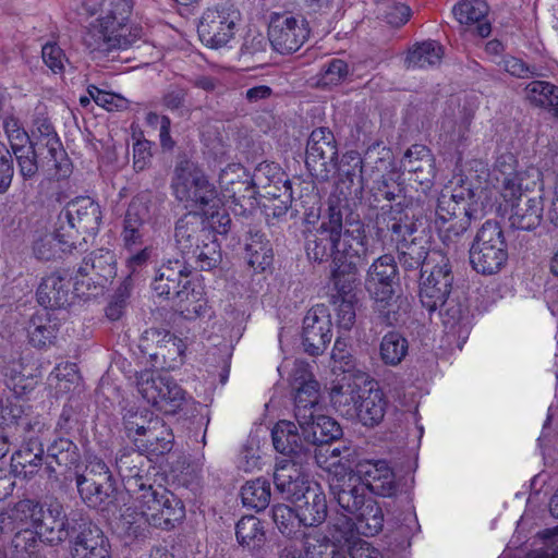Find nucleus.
I'll return each mask as SVG.
<instances>
[{
  "mask_svg": "<svg viewBox=\"0 0 558 558\" xmlns=\"http://www.w3.org/2000/svg\"><path fill=\"white\" fill-rule=\"evenodd\" d=\"M344 213L338 199L329 198L318 225L305 236V251L311 260L332 262L330 300L356 299L359 265L369 253L364 223L344 219Z\"/></svg>",
  "mask_w": 558,
  "mask_h": 558,
  "instance_id": "1",
  "label": "nucleus"
},
{
  "mask_svg": "<svg viewBox=\"0 0 558 558\" xmlns=\"http://www.w3.org/2000/svg\"><path fill=\"white\" fill-rule=\"evenodd\" d=\"M330 493L340 508L350 517H344L340 526L333 524L339 536L332 534L337 542H349L353 527L365 535L374 536L381 531L384 514L377 501L367 492V486L357 470L356 473H348L342 476H335L329 483Z\"/></svg>",
  "mask_w": 558,
  "mask_h": 558,
  "instance_id": "2",
  "label": "nucleus"
},
{
  "mask_svg": "<svg viewBox=\"0 0 558 558\" xmlns=\"http://www.w3.org/2000/svg\"><path fill=\"white\" fill-rule=\"evenodd\" d=\"M375 235L378 241L386 240L396 244L399 263L404 271L424 270L432 252L423 230H418L413 216L399 205L381 207L374 220Z\"/></svg>",
  "mask_w": 558,
  "mask_h": 558,
  "instance_id": "3",
  "label": "nucleus"
},
{
  "mask_svg": "<svg viewBox=\"0 0 558 558\" xmlns=\"http://www.w3.org/2000/svg\"><path fill=\"white\" fill-rule=\"evenodd\" d=\"M190 275L185 259H168L157 269L151 288L158 296L172 300L187 318H196L206 314L207 302L203 291L195 289Z\"/></svg>",
  "mask_w": 558,
  "mask_h": 558,
  "instance_id": "4",
  "label": "nucleus"
},
{
  "mask_svg": "<svg viewBox=\"0 0 558 558\" xmlns=\"http://www.w3.org/2000/svg\"><path fill=\"white\" fill-rule=\"evenodd\" d=\"M276 490L295 506L298 520L304 526H316L327 518V501L318 484L310 485L305 473L282 469L276 477Z\"/></svg>",
  "mask_w": 558,
  "mask_h": 558,
  "instance_id": "5",
  "label": "nucleus"
},
{
  "mask_svg": "<svg viewBox=\"0 0 558 558\" xmlns=\"http://www.w3.org/2000/svg\"><path fill=\"white\" fill-rule=\"evenodd\" d=\"M474 196L472 190L460 193H441L435 209V227L444 245L457 251L461 240L471 226L472 219H477L485 213V206L478 208L471 204Z\"/></svg>",
  "mask_w": 558,
  "mask_h": 558,
  "instance_id": "6",
  "label": "nucleus"
},
{
  "mask_svg": "<svg viewBox=\"0 0 558 558\" xmlns=\"http://www.w3.org/2000/svg\"><path fill=\"white\" fill-rule=\"evenodd\" d=\"M171 189L174 197L184 204L190 213L211 215L223 202L215 185L193 161L180 160L173 172Z\"/></svg>",
  "mask_w": 558,
  "mask_h": 558,
  "instance_id": "7",
  "label": "nucleus"
},
{
  "mask_svg": "<svg viewBox=\"0 0 558 558\" xmlns=\"http://www.w3.org/2000/svg\"><path fill=\"white\" fill-rule=\"evenodd\" d=\"M398 280V267L395 257L385 254L373 262L368 268L365 286L375 302V310L386 325L399 322L402 301L395 295L393 284Z\"/></svg>",
  "mask_w": 558,
  "mask_h": 558,
  "instance_id": "8",
  "label": "nucleus"
},
{
  "mask_svg": "<svg viewBox=\"0 0 558 558\" xmlns=\"http://www.w3.org/2000/svg\"><path fill=\"white\" fill-rule=\"evenodd\" d=\"M159 494H161V501L147 517H131V512L121 513L119 527L125 536L130 538L144 537L148 525L170 531L184 519L185 507L182 500L167 488L159 489Z\"/></svg>",
  "mask_w": 558,
  "mask_h": 558,
  "instance_id": "9",
  "label": "nucleus"
},
{
  "mask_svg": "<svg viewBox=\"0 0 558 558\" xmlns=\"http://www.w3.org/2000/svg\"><path fill=\"white\" fill-rule=\"evenodd\" d=\"M508 259L507 244L498 222L487 220L477 231L470 248V263L483 275L498 272Z\"/></svg>",
  "mask_w": 558,
  "mask_h": 558,
  "instance_id": "10",
  "label": "nucleus"
},
{
  "mask_svg": "<svg viewBox=\"0 0 558 558\" xmlns=\"http://www.w3.org/2000/svg\"><path fill=\"white\" fill-rule=\"evenodd\" d=\"M453 272L449 257L440 250H433L424 270L421 272L420 300L429 312L438 308L450 296Z\"/></svg>",
  "mask_w": 558,
  "mask_h": 558,
  "instance_id": "11",
  "label": "nucleus"
},
{
  "mask_svg": "<svg viewBox=\"0 0 558 558\" xmlns=\"http://www.w3.org/2000/svg\"><path fill=\"white\" fill-rule=\"evenodd\" d=\"M241 13L230 1L218 2L207 8L197 25L201 41L209 48L226 47L234 37Z\"/></svg>",
  "mask_w": 558,
  "mask_h": 558,
  "instance_id": "12",
  "label": "nucleus"
},
{
  "mask_svg": "<svg viewBox=\"0 0 558 558\" xmlns=\"http://www.w3.org/2000/svg\"><path fill=\"white\" fill-rule=\"evenodd\" d=\"M271 439L276 451L283 456L276 463L274 483L282 469L291 468L303 473L305 464L312 459V452L296 425L291 421H279L271 430Z\"/></svg>",
  "mask_w": 558,
  "mask_h": 558,
  "instance_id": "13",
  "label": "nucleus"
},
{
  "mask_svg": "<svg viewBox=\"0 0 558 558\" xmlns=\"http://www.w3.org/2000/svg\"><path fill=\"white\" fill-rule=\"evenodd\" d=\"M310 27L301 15L272 13L268 25V41L281 54L298 51L308 39Z\"/></svg>",
  "mask_w": 558,
  "mask_h": 558,
  "instance_id": "14",
  "label": "nucleus"
},
{
  "mask_svg": "<svg viewBox=\"0 0 558 558\" xmlns=\"http://www.w3.org/2000/svg\"><path fill=\"white\" fill-rule=\"evenodd\" d=\"M338 148L333 133L327 128L312 131L306 145L305 163L310 172L328 180L337 169Z\"/></svg>",
  "mask_w": 558,
  "mask_h": 558,
  "instance_id": "15",
  "label": "nucleus"
},
{
  "mask_svg": "<svg viewBox=\"0 0 558 558\" xmlns=\"http://www.w3.org/2000/svg\"><path fill=\"white\" fill-rule=\"evenodd\" d=\"M142 28H134L130 34L122 33L99 17L87 28L83 41L92 52L109 56L114 51L132 47L142 38Z\"/></svg>",
  "mask_w": 558,
  "mask_h": 558,
  "instance_id": "16",
  "label": "nucleus"
},
{
  "mask_svg": "<svg viewBox=\"0 0 558 558\" xmlns=\"http://www.w3.org/2000/svg\"><path fill=\"white\" fill-rule=\"evenodd\" d=\"M151 198L148 194H138L132 198L125 211L121 240L128 251H133L144 243L146 223L151 218Z\"/></svg>",
  "mask_w": 558,
  "mask_h": 558,
  "instance_id": "17",
  "label": "nucleus"
},
{
  "mask_svg": "<svg viewBox=\"0 0 558 558\" xmlns=\"http://www.w3.org/2000/svg\"><path fill=\"white\" fill-rule=\"evenodd\" d=\"M292 387L294 392V416L296 422L304 423L318 411L319 384L313 379L307 365L300 363L293 372Z\"/></svg>",
  "mask_w": 558,
  "mask_h": 558,
  "instance_id": "18",
  "label": "nucleus"
},
{
  "mask_svg": "<svg viewBox=\"0 0 558 558\" xmlns=\"http://www.w3.org/2000/svg\"><path fill=\"white\" fill-rule=\"evenodd\" d=\"M331 319L323 305L311 308L303 319V347L311 355L322 354L332 338Z\"/></svg>",
  "mask_w": 558,
  "mask_h": 558,
  "instance_id": "19",
  "label": "nucleus"
},
{
  "mask_svg": "<svg viewBox=\"0 0 558 558\" xmlns=\"http://www.w3.org/2000/svg\"><path fill=\"white\" fill-rule=\"evenodd\" d=\"M211 234V230H209L205 219L201 215L187 213L175 223V246L183 258H185L191 253H195L197 246L205 242Z\"/></svg>",
  "mask_w": 558,
  "mask_h": 558,
  "instance_id": "20",
  "label": "nucleus"
},
{
  "mask_svg": "<svg viewBox=\"0 0 558 558\" xmlns=\"http://www.w3.org/2000/svg\"><path fill=\"white\" fill-rule=\"evenodd\" d=\"M71 521H74V519H70L65 514L61 502L58 500L50 501L44 512V518L36 526L39 539L51 546L63 543L70 536L71 531L74 530Z\"/></svg>",
  "mask_w": 558,
  "mask_h": 558,
  "instance_id": "21",
  "label": "nucleus"
},
{
  "mask_svg": "<svg viewBox=\"0 0 558 558\" xmlns=\"http://www.w3.org/2000/svg\"><path fill=\"white\" fill-rule=\"evenodd\" d=\"M60 217L65 220L69 228L92 233L99 228L101 210L93 198L81 196L69 202Z\"/></svg>",
  "mask_w": 558,
  "mask_h": 558,
  "instance_id": "22",
  "label": "nucleus"
},
{
  "mask_svg": "<svg viewBox=\"0 0 558 558\" xmlns=\"http://www.w3.org/2000/svg\"><path fill=\"white\" fill-rule=\"evenodd\" d=\"M220 197L222 202L232 201L239 204L242 199L255 198L256 191L252 185L250 173L240 163H230L219 174Z\"/></svg>",
  "mask_w": 558,
  "mask_h": 558,
  "instance_id": "23",
  "label": "nucleus"
},
{
  "mask_svg": "<svg viewBox=\"0 0 558 558\" xmlns=\"http://www.w3.org/2000/svg\"><path fill=\"white\" fill-rule=\"evenodd\" d=\"M148 466L149 460L133 448H124L117 453L116 469L129 493L138 487L141 483L149 482Z\"/></svg>",
  "mask_w": 558,
  "mask_h": 558,
  "instance_id": "24",
  "label": "nucleus"
},
{
  "mask_svg": "<svg viewBox=\"0 0 558 558\" xmlns=\"http://www.w3.org/2000/svg\"><path fill=\"white\" fill-rule=\"evenodd\" d=\"M82 9L87 16L101 10L100 19L122 33L130 34V31L138 28L137 26L129 27L126 25L133 9L132 0H104L101 4L92 0H83Z\"/></svg>",
  "mask_w": 558,
  "mask_h": 558,
  "instance_id": "25",
  "label": "nucleus"
},
{
  "mask_svg": "<svg viewBox=\"0 0 558 558\" xmlns=\"http://www.w3.org/2000/svg\"><path fill=\"white\" fill-rule=\"evenodd\" d=\"M71 558H111L107 536L97 525L85 524L72 542Z\"/></svg>",
  "mask_w": 558,
  "mask_h": 558,
  "instance_id": "26",
  "label": "nucleus"
},
{
  "mask_svg": "<svg viewBox=\"0 0 558 558\" xmlns=\"http://www.w3.org/2000/svg\"><path fill=\"white\" fill-rule=\"evenodd\" d=\"M435 160L424 145H413L401 159V167L411 174L410 180L428 186L435 178Z\"/></svg>",
  "mask_w": 558,
  "mask_h": 558,
  "instance_id": "27",
  "label": "nucleus"
},
{
  "mask_svg": "<svg viewBox=\"0 0 558 558\" xmlns=\"http://www.w3.org/2000/svg\"><path fill=\"white\" fill-rule=\"evenodd\" d=\"M76 487L87 507L108 513L117 510L118 490L113 481L76 484Z\"/></svg>",
  "mask_w": 558,
  "mask_h": 558,
  "instance_id": "28",
  "label": "nucleus"
},
{
  "mask_svg": "<svg viewBox=\"0 0 558 558\" xmlns=\"http://www.w3.org/2000/svg\"><path fill=\"white\" fill-rule=\"evenodd\" d=\"M511 203L509 222L513 229L531 231L541 225L544 211L542 196H524Z\"/></svg>",
  "mask_w": 558,
  "mask_h": 558,
  "instance_id": "29",
  "label": "nucleus"
},
{
  "mask_svg": "<svg viewBox=\"0 0 558 558\" xmlns=\"http://www.w3.org/2000/svg\"><path fill=\"white\" fill-rule=\"evenodd\" d=\"M360 474L367 486V492L383 497H391L397 492L395 473L385 461L360 465Z\"/></svg>",
  "mask_w": 558,
  "mask_h": 558,
  "instance_id": "30",
  "label": "nucleus"
},
{
  "mask_svg": "<svg viewBox=\"0 0 558 558\" xmlns=\"http://www.w3.org/2000/svg\"><path fill=\"white\" fill-rule=\"evenodd\" d=\"M60 320L49 311L35 313L27 325L28 342L37 349H46L54 344Z\"/></svg>",
  "mask_w": 558,
  "mask_h": 558,
  "instance_id": "31",
  "label": "nucleus"
},
{
  "mask_svg": "<svg viewBox=\"0 0 558 558\" xmlns=\"http://www.w3.org/2000/svg\"><path fill=\"white\" fill-rule=\"evenodd\" d=\"M33 145L43 169L49 173L53 172L58 178L68 175L69 161L58 136L36 140Z\"/></svg>",
  "mask_w": 558,
  "mask_h": 558,
  "instance_id": "32",
  "label": "nucleus"
},
{
  "mask_svg": "<svg viewBox=\"0 0 558 558\" xmlns=\"http://www.w3.org/2000/svg\"><path fill=\"white\" fill-rule=\"evenodd\" d=\"M80 462L77 446L68 438L54 440L47 450L46 468L49 477H58L63 470H70Z\"/></svg>",
  "mask_w": 558,
  "mask_h": 558,
  "instance_id": "33",
  "label": "nucleus"
},
{
  "mask_svg": "<svg viewBox=\"0 0 558 558\" xmlns=\"http://www.w3.org/2000/svg\"><path fill=\"white\" fill-rule=\"evenodd\" d=\"M304 440L310 446L329 442L342 435L340 425L331 417L314 412L312 418L298 422Z\"/></svg>",
  "mask_w": 558,
  "mask_h": 558,
  "instance_id": "34",
  "label": "nucleus"
},
{
  "mask_svg": "<svg viewBox=\"0 0 558 558\" xmlns=\"http://www.w3.org/2000/svg\"><path fill=\"white\" fill-rule=\"evenodd\" d=\"M387 404L385 395L379 388L363 387L355 420L364 426H376L384 420Z\"/></svg>",
  "mask_w": 558,
  "mask_h": 558,
  "instance_id": "35",
  "label": "nucleus"
},
{
  "mask_svg": "<svg viewBox=\"0 0 558 558\" xmlns=\"http://www.w3.org/2000/svg\"><path fill=\"white\" fill-rule=\"evenodd\" d=\"M454 17L461 25H475L476 34L486 38L492 33L490 23L486 20L488 7L483 0H462L453 7Z\"/></svg>",
  "mask_w": 558,
  "mask_h": 558,
  "instance_id": "36",
  "label": "nucleus"
},
{
  "mask_svg": "<svg viewBox=\"0 0 558 558\" xmlns=\"http://www.w3.org/2000/svg\"><path fill=\"white\" fill-rule=\"evenodd\" d=\"M362 391L363 387L354 380L333 386L330 401L336 412L348 420H355Z\"/></svg>",
  "mask_w": 558,
  "mask_h": 558,
  "instance_id": "37",
  "label": "nucleus"
},
{
  "mask_svg": "<svg viewBox=\"0 0 558 558\" xmlns=\"http://www.w3.org/2000/svg\"><path fill=\"white\" fill-rule=\"evenodd\" d=\"M44 450L39 442L29 440L11 457V469L16 476L31 478L43 465Z\"/></svg>",
  "mask_w": 558,
  "mask_h": 558,
  "instance_id": "38",
  "label": "nucleus"
},
{
  "mask_svg": "<svg viewBox=\"0 0 558 558\" xmlns=\"http://www.w3.org/2000/svg\"><path fill=\"white\" fill-rule=\"evenodd\" d=\"M70 281L58 272L45 277L37 290L38 302L45 307H64L70 304Z\"/></svg>",
  "mask_w": 558,
  "mask_h": 558,
  "instance_id": "39",
  "label": "nucleus"
},
{
  "mask_svg": "<svg viewBox=\"0 0 558 558\" xmlns=\"http://www.w3.org/2000/svg\"><path fill=\"white\" fill-rule=\"evenodd\" d=\"M172 379L169 375L145 371L138 377L137 389L148 403L159 408L166 400Z\"/></svg>",
  "mask_w": 558,
  "mask_h": 558,
  "instance_id": "40",
  "label": "nucleus"
},
{
  "mask_svg": "<svg viewBox=\"0 0 558 558\" xmlns=\"http://www.w3.org/2000/svg\"><path fill=\"white\" fill-rule=\"evenodd\" d=\"M272 248L265 234L258 230H250L245 242V258L255 270H265L272 263Z\"/></svg>",
  "mask_w": 558,
  "mask_h": 558,
  "instance_id": "41",
  "label": "nucleus"
},
{
  "mask_svg": "<svg viewBox=\"0 0 558 558\" xmlns=\"http://www.w3.org/2000/svg\"><path fill=\"white\" fill-rule=\"evenodd\" d=\"M523 96L533 107L553 110L558 119V86L546 81H532L523 89Z\"/></svg>",
  "mask_w": 558,
  "mask_h": 558,
  "instance_id": "42",
  "label": "nucleus"
},
{
  "mask_svg": "<svg viewBox=\"0 0 558 558\" xmlns=\"http://www.w3.org/2000/svg\"><path fill=\"white\" fill-rule=\"evenodd\" d=\"M235 536L239 545L251 553L258 551L266 542L264 525L254 515H245L238 521Z\"/></svg>",
  "mask_w": 558,
  "mask_h": 558,
  "instance_id": "43",
  "label": "nucleus"
},
{
  "mask_svg": "<svg viewBox=\"0 0 558 558\" xmlns=\"http://www.w3.org/2000/svg\"><path fill=\"white\" fill-rule=\"evenodd\" d=\"M539 175L538 169L529 167L515 172V175L504 178V180L498 182L501 196L506 202L523 198L525 195L522 192L530 190L531 185L534 186Z\"/></svg>",
  "mask_w": 558,
  "mask_h": 558,
  "instance_id": "44",
  "label": "nucleus"
},
{
  "mask_svg": "<svg viewBox=\"0 0 558 558\" xmlns=\"http://www.w3.org/2000/svg\"><path fill=\"white\" fill-rule=\"evenodd\" d=\"M159 489H166L161 485L154 486L149 482L141 483L138 487L131 490L133 501L132 506L125 508L123 512H131V517H147L149 512H154L155 506L161 501Z\"/></svg>",
  "mask_w": 558,
  "mask_h": 558,
  "instance_id": "45",
  "label": "nucleus"
},
{
  "mask_svg": "<svg viewBox=\"0 0 558 558\" xmlns=\"http://www.w3.org/2000/svg\"><path fill=\"white\" fill-rule=\"evenodd\" d=\"M45 510L43 504L37 499H20L8 512L13 531L19 526L36 529L41 518H44Z\"/></svg>",
  "mask_w": 558,
  "mask_h": 558,
  "instance_id": "46",
  "label": "nucleus"
},
{
  "mask_svg": "<svg viewBox=\"0 0 558 558\" xmlns=\"http://www.w3.org/2000/svg\"><path fill=\"white\" fill-rule=\"evenodd\" d=\"M173 435L159 417H150L143 447L147 452L163 454L172 448Z\"/></svg>",
  "mask_w": 558,
  "mask_h": 558,
  "instance_id": "47",
  "label": "nucleus"
},
{
  "mask_svg": "<svg viewBox=\"0 0 558 558\" xmlns=\"http://www.w3.org/2000/svg\"><path fill=\"white\" fill-rule=\"evenodd\" d=\"M444 56L442 47L435 40L415 45L405 59L407 68L424 69L438 64Z\"/></svg>",
  "mask_w": 558,
  "mask_h": 558,
  "instance_id": "48",
  "label": "nucleus"
},
{
  "mask_svg": "<svg viewBox=\"0 0 558 558\" xmlns=\"http://www.w3.org/2000/svg\"><path fill=\"white\" fill-rule=\"evenodd\" d=\"M270 483L266 478L246 482L241 488L242 504L256 511L266 509L270 502Z\"/></svg>",
  "mask_w": 558,
  "mask_h": 558,
  "instance_id": "49",
  "label": "nucleus"
},
{
  "mask_svg": "<svg viewBox=\"0 0 558 558\" xmlns=\"http://www.w3.org/2000/svg\"><path fill=\"white\" fill-rule=\"evenodd\" d=\"M408 341L399 332L390 331L380 342V357L387 365L396 366L408 354Z\"/></svg>",
  "mask_w": 558,
  "mask_h": 558,
  "instance_id": "50",
  "label": "nucleus"
},
{
  "mask_svg": "<svg viewBox=\"0 0 558 558\" xmlns=\"http://www.w3.org/2000/svg\"><path fill=\"white\" fill-rule=\"evenodd\" d=\"M185 259L194 260L201 270H210L217 267L221 262V252L215 234L198 245L195 253H191Z\"/></svg>",
  "mask_w": 558,
  "mask_h": 558,
  "instance_id": "51",
  "label": "nucleus"
},
{
  "mask_svg": "<svg viewBox=\"0 0 558 558\" xmlns=\"http://www.w3.org/2000/svg\"><path fill=\"white\" fill-rule=\"evenodd\" d=\"M353 450L344 444L332 445L329 442L319 444L314 450L313 458L317 465L323 469H329L339 463L338 458H342L350 462Z\"/></svg>",
  "mask_w": 558,
  "mask_h": 558,
  "instance_id": "52",
  "label": "nucleus"
},
{
  "mask_svg": "<svg viewBox=\"0 0 558 558\" xmlns=\"http://www.w3.org/2000/svg\"><path fill=\"white\" fill-rule=\"evenodd\" d=\"M439 314L444 326L449 331L458 332L462 323L466 319L468 307L454 298H446L444 303H440Z\"/></svg>",
  "mask_w": 558,
  "mask_h": 558,
  "instance_id": "53",
  "label": "nucleus"
},
{
  "mask_svg": "<svg viewBox=\"0 0 558 558\" xmlns=\"http://www.w3.org/2000/svg\"><path fill=\"white\" fill-rule=\"evenodd\" d=\"M12 153L17 162L19 174L25 181L32 180L37 174L39 168L37 151L33 143L13 148Z\"/></svg>",
  "mask_w": 558,
  "mask_h": 558,
  "instance_id": "54",
  "label": "nucleus"
},
{
  "mask_svg": "<svg viewBox=\"0 0 558 558\" xmlns=\"http://www.w3.org/2000/svg\"><path fill=\"white\" fill-rule=\"evenodd\" d=\"M89 257L90 269L97 278L108 280L116 276L117 262L113 252L100 248L90 253Z\"/></svg>",
  "mask_w": 558,
  "mask_h": 558,
  "instance_id": "55",
  "label": "nucleus"
},
{
  "mask_svg": "<svg viewBox=\"0 0 558 558\" xmlns=\"http://www.w3.org/2000/svg\"><path fill=\"white\" fill-rule=\"evenodd\" d=\"M284 174L281 172V169L278 165L263 162L259 163L253 175H251L252 185L254 186V191L259 192L264 189L274 185V183L282 182Z\"/></svg>",
  "mask_w": 558,
  "mask_h": 558,
  "instance_id": "56",
  "label": "nucleus"
},
{
  "mask_svg": "<svg viewBox=\"0 0 558 558\" xmlns=\"http://www.w3.org/2000/svg\"><path fill=\"white\" fill-rule=\"evenodd\" d=\"M7 386L17 396L22 397L35 388L36 379L28 373H22L21 364H13V366L5 374Z\"/></svg>",
  "mask_w": 558,
  "mask_h": 558,
  "instance_id": "57",
  "label": "nucleus"
},
{
  "mask_svg": "<svg viewBox=\"0 0 558 558\" xmlns=\"http://www.w3.org/2000/svg\"><path fill=\"white\" fill-rule=\"evenodd\" d=\"M113 481L109 466L101 459L94 457L88 460L83 474L76 475V484Z\"/></svg>",
  "mask_w": 558,
  "mask_h": 558,
  "instance_id": "58",
  "label": "nucleus"
},
{
  "mask_svg": "<svg viewBox=\"0 0 558 558\" xmlns=\"http://www.w3.org/2000/svg\"><path fill=\"white\" fill-rule=\"evenodd\" d=\"M350 73L349 65L341 59H332L322 66L319 83L324 86H336L342 83Z\"/></svg>",
  "mask_w": 558,
  "mask_h": 558,
  "instance_id": "59",
  "label": "nucleus"
},
{
  "mask_svg": "<svg viewBox=\"0 0 558 558\" xmlns=\"http://www.w3.org/2000/svg\"><path fill=\"white\" fill-rule=\"evenodd\" d=\"M362 169L363 161L357 153L350 151L343 155L340 166H337V169L341 177H344L345 180L353 185L355 181L359 183V187L362 190Z\"/></svg>",
  "mask_w": 558,
  "mask_h": 558,
  "instance_id": "60",
  "label": "nucleus"
},
{
  "mask_svg": "<svg viewBox=\"0 0 558 558\" xmlns=\"http://www.w3.org/2000/svg\"><path fill=\"white\" fill-rule=\"evenodd\" d=\"M87 93L98 106L108 111L124 110L129 107V101L123 96L102 90L95 85H89Z\"/></svg>",
  "mask_w": 558,
  "mask_h": 558,
  "instance_id": "61",
  "label": "nucleus"
},
{
  "mask_svg": "<svg viewBox=\"0 0 558 558\" xmlns=\"http://www.w3.org/2000/svg\"><path fill=\"white\" fill-rule=\"evenodd\" d=\"M44 63L54 73L60 74L65 70L69 59L63 49L56 43H47L41 48Z\"/></svg>",
  "mask_w": 558,
  "mask_h": 558,
  "instance_id": "62",
  "label": "nucleus"
},
{
  "mask_svg": "<svg viewBox=\"0 0 558 558\" xmlns=\"http://www.w3.org/2000/svg\"><path fill=\"white\" fill-rule=\"evenodd\" d=\"M385 21L396 27L405 24L410 17V8L401 2L392 0L384 1L379 4Z\"/></svg>",
  "mask_w": 558,
  "mask_h": 558,
  "instance_id": "63",
  "label": "nucleus"
},
{
  "mask_svg": "<svg viewBox=\"0 0 558 558\" xmlns=\"http://www.w3.org/2000/svg\"><path fill=\"white\" fill-rule=\"evenodd\" d=\"M3 130L9 140L11 149L32 143L27 132L21 125L20 120L12 114L4 117Z\"/></svg>",
  "mask_w": 558,
  "mask_h": 558,
  "instance_id": "64",
  "label": "nucleus"
}]
</instances>
